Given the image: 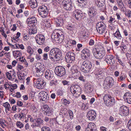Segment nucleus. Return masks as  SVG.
Wrapping results in <instances>:
<instances>
[{"mask_svg": "<svg viewBox=\"0 0 131 131\" xmlns=\"http://www.w3.org/2000/svg\"><path fill=\"white\" fill-rule=\"evenodd\" d=\"M70 90L73 96L75 97H78L81 93V89L79 85H72Z\"/></svg>", "mask_w": 131, "mask_h": 131, "instance_id": "obj_1", "label": "nucleus"}, {"mask_svg": "<svg viewBox=\"0 0 131 131\" xmlns=\"http://www.w3.org/2000/svg\"><path fill=\"white\" fill-rule=\"evenodd\" d=\"M103 99L105 104L107 106H112L114 104L115 99L110 95L106 94L104 96Z\"/></svg>", "mask_w": 131, "mask_h": 131, "instance_id": "obj_2", "label": "nucleus"}, {"mask_svg": "<svg viewBox=\"0 0 131 131\" xmlns=\"http://www.w3.org/2000/svg\"><path fill=\"white\" fill-rule=\"evenodd\" d=\"M92 68L91 62L88 60L84 61L81 67V70L83 72L87 73L89 72Z\"/></svg>", "mask_w": 131, "mask_h": 131, "instance_id": "obj_3", "label": "nucleus"}, {"mask_svg": "<svg viewBox=\"0 0 131 131\" xmlns=\"http://www.w3.org/2000/svg\"><path fill=\"white\" fill-rule=\"evenodd\" d=\"M36 74L38 77L42 76L45 70L44 65L41 63H37L36 66Z\"/></svg>", "mask_w": 131, "mask_h": 131, "instance_id": "obj_4", "label": "nucleus"}, {"mask_svg": "<svg viewBox=\"0 0 131 131\" xmlns=\"http://www.w3.org/2000/svg\"><path fill=\"white\" fill-rule=\"evenodd\" d=\"M51 38L56 43H60L64 39V36L62 34L61 35L58 32H53L51 36Z\"/></svg>", "mask_w": 131, "mask_h": 131, "instance_id": "obj_5", "label": "nucleus"}, {"mask_svg": "<svg viewBox=\"0 0 131 131\" xmlns=\"http://www.w3.org/2000/svg\"><path fill=\"white\" fill-rule=\"evenodd\" d=\"M34 82L37 88L39 89H43L46 85L45 81L41 78L35 79Z\"/></svg>", "mask_w": 131, "mask_h": 131, "instance_id": "obj_6", "label": "nucleus"}, {"mask_svg": "<svg viewBox=\"0 0 131 131\" xmlns=\"http://www.w3.org/2000/svg\"><path fill=\"white\" fill-rule=\"evenodd\" d=\"M114 81L113 78L109 76L106 77L104 81L103 85L106 89L111 88L113 85Z\"/></svg>", "mask_w": 131, "mask_h": 131, "instance_id": "obj_7", "label": "nucleus"}, {"mask_svg": "<svg viewBox=\"0 0 131 131\" xmlns=\"http://www.w3.org/2000/svg\"><path fill=\"white\" fill-rule=\"evenodd\" d=\"M38 11L39 15L43 18L47 16L48 12L47 7L44 5L39 7L38 8Z\"/></svg>", "mask_w": 131, "mask_h": 131, "instance_id": "obj_8", "label": "nucleus"}, {"mask_svg": "<svg viewBox=\"0 0 131 131\" xmlns=\"http://www.w3.org/2000/svg\"><path fill=\"white\" fill-rule=\"evenodd\" d=\"M74 54L72 51H69L67 52L65 56L66 61L67 62L71 63L75 60Z\"/></svg>", "mask_w": 131, "mask_h": 131, "instance_id": "obj_9", "label": "nucleus"}, {"mask_svg": "<svg viewBox=\"0 0 131 131\" xmlns=\"http://www.w3.org/2000/svg\"><path fill=\"white\" fill-rule=\"evenodd\" d=\"M55 72L57 75L62 77L66 73L65 68L62 66H59L56 67L55 69Z\"/></svg>", "mask_w": 131, "mask_h": 131, "instance_id": "obj_10", "label": "nucleus"}, {"mask_svg": "<svg viewBox=\"0 0 131 131\" xmlns=\"http://www.w3.org/2000/svg\"><path fill=\"white\" fill-rule=\"evenodd\" d=\"M96 27L97 31L100 34H102L105 31L106 26L103 22H98L97 24Z\"/></svg>", "mask_w": 131, "mask_h": 131, "instance_id": "obj_11", "label": "nucleus"}, {"mask_svg": "<svg viewBox=\"0 0 131 131\" xmlns=\"http://www.w3.org/2000/svg\"><path fill=\"white\" fill-rule=\"evenodd\" d=\"M114 58L115 57L112 55L108 54L106 56L105 61L108 64L112 66L115 63Z\"/></svg>", "mask_w": 131, "mask_h": 131, "instance_id": "obj_12", "label": "nucleus"}, {"mask_svg": "<svg viewBox=\"0 0 131 131\" xmlns=\"http://www.w3.org/2000/svg\"><path fill=\"white\" fill-rule=\"evenodd\" d=\"M88 13L89 16L91 17V20H89V23L92 22V21H93L94 20L93 16H95L97 14L96 10L94 7H92L89 8Z\"/></svg>", "mask_w": 131, "mask_h": 131, "instance_id": "obj_13", "label": "nucleus"}, {"mask_svg": "<svg viewBox=\"0 0 131 131\" xmlns=\"http://www.w3.org/2000/svg\"><path fill=\"white\" fill-rule=\"evenodd\" d=\"M60 50L57 48H55L51 50L49 53V58L52 60H54V57Z\"/></svg>", "mask_w": 131, "mask_h": 131, "instance_id": "obj_14", "label": "nucleus"}, {"mask_svg": "<svg viewBox=\"0 0 131 131\" xmlns=\"http://www.w3.org/2000/svg\"><path fill=\"white\" fill-rule=\"evenodd\" d=\"M64 17L63 15H61L58 18L54 19V23L57 26H61L63 23L64 20L63 18Z\"/></svg>", "mask_w": 131, "mask_h": 131, "instance_id": "obj_15", "label": "nucleus"}, {"mask_svg": "<svg viewBox=\"0 0 131 131\" xmlns=\"http://www.w3.org/2000/svg\"><path fill=\"white\" fill-rule=\"evenodd\" d=\"M119 112L120 115L123 116L128 114L129 111L128 108L126 106L123 105L119 108Z\"/></svg>", "mask_w": 131, "mask_h": 131, "instance_id": "obj_16", "label": "nucleus"}, {"mask_svg": "<svg viewBox=\"0 0 131 131\" xmlns=\"http://www.w3.org/2000/svg\"><path fill=\"white\" fill-rule=\"evenodd\" d=\"M96 115V112L94 110H91L88 112L86 116L89 120L93 121L95 118Z\"/></svg>", "mask_w": 131, "mask_h": 131, "instance_id": "obj_17", "label": "nucleus"}, {"mask_svg": "<svg viewBox=\"0 0 131 131\" xmlns=\"http://www.w3.org/2000/svg\"><path fill=\"white\" fill-rule=\"evenodd\" d=\"M36 42L39 45H42L45 41L44 36L42 34H38L35 37Z\"/></svg>", "mask_w": 131, "mask_h": 131, "instance_id": "obj_18", "label": "nucleus"}, {"mask_svg": "<svg viewBox=\"0 0 131 131\" xmlns=\"http://www.w3.org/2000/svg\"><path fill=\"white\" fill-rule=\"evenodd\" d=\"M26 22L27 24H31L32 26H35L37 25V23L36 18L34 16L28 18Z\"/></svg>", "mask_w": 131, "mask_h": 131, "instance_id": "obj_19", "label": "nucleus"}, {"mask_svg": "<svg viewBox=\"0 0 131 131\" xmlns=\"http://www.w3.org/2000/svg\"><path fill=\"white\" fill-rule=\"evenodd\" d=\"M94 57L98 59H101L105 55V51L104 50L97 51L93 52Z\"/></svg>", "mask_w": 131, "mask_h": 131, "instance_id": "obj_20", "label": "nucleus"}, {"mask_svg": "<svg viewBox=\"0 0 131 131\" xmlns=\"http://www.w3.org/2000/svg\"><path fill=\"white\" fill-rule=\"evenodd\" d=\"M73 16L75 17L76 19L78 20H80L81 19L83 16L82 12L79 10H75L73 12Z\"/></svg>", "mask_w": 131, "mask_h": 131, "instance_id": "obj_21", "label": "nucleus"}, {"mask_svg": "<svg viewBox=\"0 0 131 131\" xmlns=\"http://www.w3.org/2000/svg\"><path fill=\"white\" fill-rule=\"evenodd\" d=\"M96 125L93 123H91L88 124L85 131H96Z\"/></svg>", "mask_w": 131, "mask_h": 131, "instance_id": "obj_22", "label": "nucleus"}, {"mask_svg": "<svg viewBox=\"0 0 131 131\" xmlns=\"http://www.w3.org/2000/svg\"><path fill=\"white\" fill-rule=\"evenodd\" d=\"M43 120L40 118H37L36 119L34 123L32 124L31 126L33 128L36 127H39L41 125L43 124Z\"/></svg>", "mask_w": 131, "mask_h": 131, "instance_id": "obj_23", "label": "nucleus"}, {"mask_svg": "<svg viewBox=\"0 0 131 131\" xmlns=\"http://www.w3.org/2000/svg\"><path fill=\"white\" fill-rule=\"evenodd\" d=\"M125 101L129 104H131V94L128 92L126 93L124 96Z\"/></svg>", "mask_w": 131, "mask_h": 131, "instance_id": "obj_24", "label": "nucleus"}, {"mask_svg": "<svg viewBox=\"0 0 131 131\" xmlns=\"http://www.w3.org/2000/svg\"><path fill=\"white\" fill-rule=\"evenodd\" d=\"M45 77L48 80L51 79L53 77V72L51 70H47L45 73Z\"/></svg>", "mask_w": 131, "mask_h": 131, "instance_id": "obj_25", "label": "nucleus"}, {"mask_svg": "<svg viewBox=\"0 0 131 131\" xmlns=\"http://www.w3.org/2000/svg\"><path fill=\"white\" fill-rule=\"evenodd\" d=\"M27 112V110L26 109L22 110L21 112L19 114L18 118L20 119L25 118Z\"/></svg>", "mask_w": 131, "mask_h": 131, "instance_id": "obj_26", "label": "nucleus"}, {"mask_svg": "<svg viewBox=\"0 0 131 131\" xmlns=\"http://www.w3.org/2000/svg\"><path fill=\"white\" fill-rule=\"evenodd\" d=\"M104 50L103 48L101 45L97 44L95 46L94 48L93 49V52H96L97 51Z\"/></svg>", "mask_w": 131, "mask_h": 131, "instance_id": "obj_27", "label": "nucleus"}, {"mask_svg": "<svg viewBox=\"0 0 131 131\" xmlns=\"http://www.w3.org/2000/svg\"><path fill=\"white\" fill-rule=\"evenodd\" d=\"M96 4L98 7H101L103 6L105 3V0H95Z\"/></svg>", "mask_w": 131, "mask_h": 131, "instance_id": "obj_28", "label": "nucleus"}, {"mask_svg": "<svg viewBox=\"0 0 131 131\" xmlns=\"http://www.w3.org/2000/svg\"><path fill=\"white\" fill-rule=\"evenodd\" d=\"M90 50L87 49H85L82 51V53L84 54V57L85 58L89 57L90 55Z\"/></svg>", "mask_w": 131, "mask_h": 131, "instance_id": "obj_29", "label": "nucleus"}, {"mask_svg": "<svg viewBox=\"0 0 131 131\" xmlns=\"http://www.w3.org/2000/svg\"><path fill=\"white\" fill-rule=\"evenodd\" d=\"M41 94V96L42 99L43 101H45L47 100L49 97V96L48 95L47 93L45 92H40Z\"/></svg>", "mask_w": 131, "mask_h": 131, "instance_id": "obj_30", "label": "nucleus"}, {"mask_svg": "<svg viewBox=\"0 0 131 131\" xmlns=\"http://www.w3.org/2000/svg\"><path fill=\"white\" fill-rule=\"evenodd\" d=\"M29 3L30 6L31 8H35L37 6V3L36 0H30Z\"/></svg>", "mask_w": 131, "mask_h": 131, "instance_id": "obj_31", "label": "nucleus"}, {"mask_svg": "<svg viewBox=\"0 0 131 131\" xmlns=\"http://www.w3.org/2000/svg\"><path fill=\"white\" fill-rule=\"evenodd\" d=\"M51 22L50 20L48 19H45L43 20V23L45 25L47 28H50L51 27Z\"/></svg>", "mask_w": 131, "mask_h": 131, "instance_id": "obj_32", "label": "nucleus"}, {"mask_svg": "<svg viewBox=\"0 0 131 131\" xmlns=\"http://www.w3.org/2000/svg\"><path fill=\"white\" fill-rule=\"evenodd\" d=\"M55 57L57 61H59L61 60L62 58V56L61 52L60 50L58 52L57 54L54 57V58Z\"/></svg>", "mask_w": 131, "mask_h": 131, "instance_id": "obj_33", "label": "nucleus"}, {"mask_svg": "<svg viewBox=\"0 0 131 131\" xmlns=\"http://www.w3.org/2000/svg\"><path fill=\"white\" fill-rule=\"evenodd\" d=\"M3 106L5 107L6 112L7 111H9L11 109L10 105L8 102H7L3 103Z\"/></svg>", "mask_w": 131, "mask_h": 131, "instance_id": "obj_34", "label": "nucleus"}, {"mask_svg": "<svg viewBox=\"0 0 131 131\" xmlns=\"http://www.w3.org/2000/svg\"><path fill=\"white\" fill-rule=\"evenodd\" d=\"M93 89L92 87L90 85H87L85 87V91L87 93H90L93 91Z\"/></svg>", "mask_w": 131, "mask_h": 131, "instance_id": "obj_35", "label": "nucleus"}, {"mask_svg": "<svg viewBox=\"0 0 131 131\" xmlns=\"http://www.w3.org/2000/svg\"><path fill=\"white\" fill-rule=\"evenodd\" d=\"M13 54L14 57L15 58L20 56L21 55V53L19 50H17L13 51Z\"/></svg>", "mask_w": 131, "mask_h": 131, "instance_id": "obj_36", "label": "nucleus"}, {"mask_svg": "<svg viewBox=\"0 0 131 131\" xmlns=\"http://www.w3.org/2000/svg\"><path fill=\"white\" fill-rule=\"evenodd\" d=\"M6 121L5 120L2 118H0V125L2 128H4L7 127L6 124Z\"/></svg>", "mask_w": 131, "mask_h": 131, "instance_id": "obj_37", "label": "nucleus"}, {"mask_svg": "<svg viewBox=\"0 0 131 131\" xmlns=\"http://www.w3.org/2000/svg\"><path fill=\"white\" fill-rule=\"evenodd\" d=\"M113 35L118 39H121L122 38L121 36L118 29H117L116 32L113 34Z\"/></svg>", "mask_w": 131, "mask_h": 131, "instance_id": "obj_38", "label": "nucleus"}, {"mask_svg": "<svg viewBox=\"0 0 131 131\" xmlns=\"http://www.w3.org/2000/svg\"><path fill=\"white\" fill-rule=\"evenodd\" d=\"M87 0H78V2L81 4L79 5L81 7L84 6L87 4Z\"/></svg>", "mask_w": 131, "mask_h": 131, "instance_id": "obj_39", "label": "nucleus"}, {"mask_svg": "<svg viewBox=\"0 0 131 131\" xmlns=\"http://www.w3.org/2000/svg\"><path fill=\"white\" fill-rule=\"evenodd\" d=\"M27 51L29 55H32L34 52V51L31 47L29 46L27 48Z\"/></svg>", "mask_w": 131, "mask_h": 131, "instance_id": "obj_40", "label": "nucleus"}, {"mask_svg": "<svg viewBox=\"0 0 131 131\" xmlns=\"http://www.w3.org/2000/svg\"><path fill=\"white\" fill-rule=\"evenodd\" d=\"M72 4H69L67 5H63L64 8L67 10H70L72 7Z\"/></svg>", "mask_w": 131, "mask_h": 131, "instance_id": "obj_41", "label": "nucleus"}, {"mask_svg": "<svg viewBox=\"0 0 131 131\" xmlns=\"http://www.w3.org/2000/svg\"><path fill=\"white\" fill-rule=\"evenodd\" d=\"M17 126L18 127L21 128L24 127V124L21 122L18 121L16 123Z\"/></svg>", "mask_w": 131, "mask_h": 131, "instance_id": "obj_42", "label": "nucleus"}, {"mask_svg": "<svg viewBox=\"0 0 131 131\" xmlns=\"http://www.w3.org/2000/svg\"><path fill=\"white\" fill-rule=\"evenodd\" d=\"M76 66H73L71 68L70 70L72 74H75V72L77 71V70L76 68Z\"/></svg>", "mask_w": 131, "mask_h": 131, "instance_id": "obj_43", "label": "nucleus"}, {"mask_svg": "<svg viewBox=\"0 0 131 131\" xmlns=\"http://www.w3.org/2000/svg\"><path fill=\"white\" fill-rule=\"evenodd\" d=\"M37 32L36 29L34 26L29 31V32L32 34H34L36 33Z\"/></svg>", "mask_w": 131, "mask_h": 131, "instance_id": "obj_44", "label": "nucleus"}, {"mask_svg": "<svg viewBox=\"0 0 131 131\" xmlns=\"http://www.w3.org/2000/svg\"><path fill=\"white\" fill-rule=\"evenodd\" d=\"M43 111H44L45 112L48 111H49V110H50L49 107L47 105H44L43 107Z\"/></svg>", "mask_w": 131, "mask_h": 131, "instance_id": "obj_45", "label": "nucleus"}, {"mask_svg": "<svg viewBox=\"0 0 131 131\" xmlns=\"http://www.w3.org/2000/svg\"><path fill=\"white\" fill-rule=\"evenodd\" d=\"M67 28L70 31H72L74 29L73 26L71 25H68L67 26Z\"/></svg>", "mask_w": 131, "mask_h": 131, "instance_id": "obj_46", "label": "nucleus"}, {"mask_svg": "<svg viewBox=\"0 0 131 131\" xmlns=\"http://www.w3.org/2000/svg\"><path fill=\"white\" fill-rule=\"evenodd\" d=\"M41 131H51L49 128L47 126L42 127L41 129Z\"/></svg>", "mask_w": 131, "mask_h": 131, "instance_id": "obj_47", "label": "nucleus"}, {"mask_svg": "<svg viewBox=\"0 0 131 131\" xmlns=\"http://www.w3.org/2000/svg\"><path fill=\"white\" fill-rule=\"evenodd\" d=\"M57 81H54V80H52L50 81V85L51 86H55L57 84Z\"/></svg>", "mask_w": 131, "mask_h": 131, "instance_id": "obj_48", "label": "nucleus"}, {"mask_svg": "<svg viewBox=\"0 0 131 131\" xmlns=\"http://www.w3.org/2000/svg\"><path fill=\"white\" fill-rule=\"evenodd\" d=\"M103 74L102 73V72L101 73V74H97V73L95 74V75L96 78L98 79H100L101 78H102Z\"/></svg>", "mask_w": 131, "mask_h": 131, "instance_id": "obj_49", "label": "nucleus"}, {"mask_svg": "<svg viewBox=\"0 0 131 131\" xmlns=\"http://www.w3.org/2000/svg\"><path fill=\"white\" fill-rule=\"evenodd\" d=\"M6 77L8 79H12L11 73H10L8 72H7L6 73Z\"/></svg>", "mask_w": 131, "mask_h": 131, "instance_id": "obj_50", "label": "nucleus"}, {"mask_svg": "<svg viewBox=\"0 0 131 131\" xmlns=\"http://www.w3.org/2000/svg\"><path fill=\"white\" fill-rule=\"evenodd\" d=\"M43 59L44 60H47L48 58V54L47 53H44L42 56Z\"/></svg>", "mask_w": 131, "mask_h": 131, "instance_id": "obj_51", "label": "nucleus"}, {"mask_svg": "<svg viewBox=\"0 0 131 131\" xmlns=\"http://www.w3.org/2000/svg\"><path fill=\"white\" fill-rule=\"evenodd\" d=\"M64 4L63 5H68L69 4H72V3L70 0H64Z\"/></svg>", "mask_w": 131, "mask_h": 131, "instance_id": "obj_52", "label": "nucleus"}, {"mask_svg": "<svg viewBox=\"0 0 131 131\" xmlns=\"http://www.w3.org/2000/svg\"><path fill=\"white\" fill-rule=\"evenodd\" d=\"M115 19L114 18H113L112 16H111L110 17V20H109L108 22L111 25L112 24H113V21H114V22L115 21L114 20Z\"/></svg>", "mask_w": 131, "mask_h": 131, "instance_id": "obj_53", "label": "nucleus"}, {"mask_svg": "<svg viewBox=\"0 0 131 131\" xmlns=\"http://www.w3.org/2000/svg\"><path fill=\"white\" fill-rule=\"evenodd\" d=\"M63 102L64 105H66L68 106L69 104L70 103V102L68 100L66 99H64Z\"/></svg>", "mask_w": 131, "mask_h": 131, "instance_id": "obj_54", "label": "nucleus"}, {"mask_svg": "<svg viewBox=\"0 0 131 131\" xmlns=\"http://www.w3.org/2000/svg\"><path fill=\"white\" fill-rule=\"evenodd\" d=\"M11 86V84H9L7 82H6L4 85L5 88V89H8Z\"/></svg>", "mask_w": 131, "mask_h": 131, "instance_id": "obj_55", "label": "nucleus"}, {"mask_svg": "<svg viewBox=\"0 0 131 131\" xmlns=\"http://www.w3.org/2000/svg\"><path fill=\"white\" fill-rule=\"evenodd\" d=\"M127 127L128 128L131 130V119L127 123Z\"/></svg>", "mask_w": 131, "mask_h": 131, "instance_id": "obj_56", "label": "nucleus"}, {"mask_svg": "<svg viewBox=\"0 0 131 131\" xmlns=\"http://www.w3.org/2000/svg\"><path fill=\"white\" fill-rule=\"evenodd\" d=\"M69 113L70 119H72L73 117V114L72 112V111H69Z\"/></svg>", "mask_w": 131, "mask_h": 131, "instance_id": "obj_57", "label": "nucleus"}, {"mask_svg": "<svg viewBox=\"0 0 131 131\" xmlns=\"http://www.w3.org/2000/svg\"><path fill=\"white\" fill-rule=\"evenodd\" d=\"M79 79L80 80L83 82H84L85 80V77H83L82 75L80 76L79 77Z\"/></svg>", "mask_w": 131, "mask_h": 131, "instance_id": "obj_58", "label": "nucleus"}, {"mask_svg": "<svg viewBox=\"0 0 131 131\" xmlns=\"http://www.w3.org/2000/svg\"><path fill=\"white\" fill-rule=\"evenodd\" d=\"M18 68L19 69L18 70L19 71V70H24V68L23 66L20 65H18Z\"/></svg>", "mask_w": 131, "mask_h": 131, "instance_id": "obj_59", "label": "nucleus"}, {"mask_svg": "<svg viewBox=\"0 0 131 131\" xmlns=\"http://www.w3.org/2000/svg\"><path fill=\"white\" fill-rule=\"evenodd\" d=\"M62 83L64 85H69V82L65 80L62 81Z\"/></svg>", "mask_w": 131, "mask_h": 131, "instance_id": "obj_60", "label": "nucleus"}, {"mask_svg": "<svg viewBox=\"0 0 131 131\" xmlns=\"http://www.w3.org/2000/svg\"><path fill=\"white\" fill-rule=\"evenodd\" d=\"M44 51L46 52H48L50 50V47L47 46L45 47L44 49Z\"/></svg>", "mask_w": 131, "mask_h": 131, "instance_id": "obj_61", "label": "nucleus"}, {"mask_svg": "<svg viewBox=\"0 0 131 131\" xmlns=\"http://www.w3.org/2000/svg\"><path fill=\"white\" fill-rule=\"evenodd\" d=\"M11 77L12 80L16 78V75L15 73L14 72H11Z\"/></svg>", "mask_w": 131, "mask_h": 131, "instance_id": "obj_62", "label": "nucleus"}, {"mask_svg": "<svg viewBox=\"0 0 131 131\" xmlns=\"http://www.w3.org/2000/svg\"><path fill=\"white\" fill-rule=\"evenodd\" d=\"M36 58L38 60H40L41 59V56L39 54H36Z\"/></svg>", "mask_w": 131, "mask_h": 131, "instance_id": "obj_63", "label": "nucleus"}, {"mask_svg": "<svg viewBox=\"0 0 131 131\" xmlns=\"http://www.w3.org/2000/svg\"><path fill=\"white\" fill-rule=\"evenodd\" d=\"M46 115L48 116H50L51 114V111L49 110V111H48L45 112Z\"/></svg>", "mask_w": 131, "mask_h": 131, "instance_id": "obj_64", "label": "nucleus"}]
</instances>
